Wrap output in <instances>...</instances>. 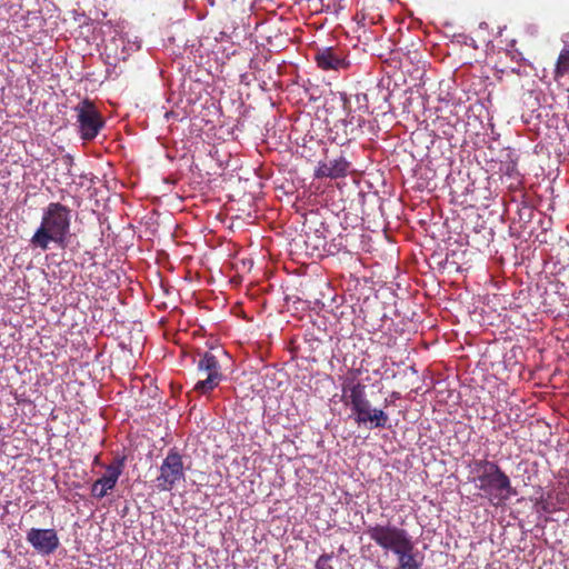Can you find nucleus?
Listing matches in <instances>:
<instances>
[{"mask_svg":"<svg viewBox=\"0 0 569 569\" xmlns=\"http://www.w3.org/2000/svg\"><path fill=\"white\" fill-rule=\"evenodd\" d=\"M361 98H362L365 101H367V94H366V93H361V94H357V96H356V99H357V101H358V102L360 101V99H361Z\"/></svg>","mask_w":569,"mask_h":569,"instance_id":"nucleus-15","label":"nucleus"},{"mask_svg":"<svg viewBox=\"0 0 569 569\" xmlns=\"http://www.w3.org/2000/svg\"><path fill=\"white\" fill-rule=\"evenodd\" d=\"M76 111L80 137L83 140H93L104 127L101 113L89 99L82 100L76 107Z\"/></svg>","mask_w":569,"mask_h":569,"instance_id":"nucleus-6","label":"nucleus"},{"mask_svg":"<svg viewBox=\"0 0 569 569\" xmlns=\"http://www.w3.org/2000/svg\"><path fill=\"white\" fill-rule=\"evenodd\" d=\"M3 431V427L2 425L0 423V433Z\"/></svg>","mask_w":569,"mask_h":569,"instance_id":"nucleus-17","label":"nucleus"},{"mask_svg":"<svg viewBox=\"0 0 569 569\" xmlns=\"http://www.w3.org/2000/svg\"><path fill=\"white\" fill-rule=\"evenodd\" d=\"M27 541L41 555H50L59 547L54 529L32 528L27 533Z\"/></svg>","mask_w":569,"mask_h":569,"instance_id":"nucleus-10","label":"nucleus"},{"mask_svg":"<svg viewBox=\"0 0 569 569\" xmlns=\"http://www.w3.org/2000/svg\"><path fill=\"white\" fill-rule=\"evenodd\" d=\"M349 170L350 162L343 156H340L336 159L320 161L315 171V176L319 179H339L345 178L349 173Z\"/></svg>","mask_w":569,"mask_h":569,"instance_id":"nucleus-11","label":"nucleus"},{"mask_svg":"<svg viewBox=\"0 0 569 569\" xmlns=\"http://www.w3.org/2000/svg\"><path fill=\"white\" fill-rule=\"evenodd\" d=\"M342 0H319L320 4H321V10H326V11H332V12H337L341 6H340V2Z\"/></svg>","mask_w":569,"mask_h":569,"instance_id":"nucleus-14","label":"nucleus"},{"mask_svg":"<svg viewBox=\"0 0 569 569\" xmlns=\"http://www.w3.org/2000/svg\"><path fill=\"white\" fill-rule=\"evenodd\" d=\"M366 535L382 550L397 557L398 569H421L422 557L406 529L390 523H376L366 528Z\"/></svg>","mask_w":569,"mask_h":569,"instance_id":"nucleus-1","label":"nucleus"},{"mask_svg":"<svg viewBox=\"0 0 569 569\" xmlns=\"http://www.w3.org/2000/svg\"><path fill=\"white\" fill-rule=\"evenodd\" d=\"M366 389L367 386L362 382L348 380L342 386V400L350 407L355 421L359 426L369 423L371 429L385 428L389 417L382 409L371 408Z\"/></svg>","mask_w":569,"mask_h":569,"instance_id":"nucleus-4","label":"nucleus"},{"mask_svg":"<svg viewBox=\"0 0 569 569\" xmlns=\"http://www.w3.org/2000/svg\"><path fill=\"white\" fill-rule=\"evenodd\" d=\"M333 558V553H323L316 561V569H333L331 565V560Z\"/></svg>","mask_w":569,"mask_h":569,"instance_id":"nucleus-13","label":"nucleus"},{"mask_svg":"<svg viewBox=\"0 0 569 569\" xmlns=\"http://www.w3.org/2000/svg\"><path fill=\"white\" fill-rule=\"evenodd\" d=\"M569 74V46L565 47L557 59L553 78L559 81L562 77Z\"/></svg>","mask_w":569,"mask_h":569,"instance_id":"nucleus-12","label":"nucleus"},{"mask_svg":"<svg viewBox=\"0 0 569 569\" xmlns=\"http://www.w3.org/2000/svg\"><path fill=\"white\" fill-rule=\"evenodd\" d=\"M123 466L124 458L114 459L110 465H108L106 467V472L92 483L91 496L101 499L113 490L122 475Z\"/></svg>","mask_w":569,"mask_h":569,"instance_id":"nucleus-8","label":"nucleus"},{"mask_svg":"<svg viewBox=\"0 0 569 569\" xmlns=\"http://www.w3.org/2000/svg\"><path fill=\"white\" fill-rule=\"evenodd\" d=\"M183 456L176 447L170 448L163 458L159 475L156 478V487L159 491H171L186 481Z\"/></svg>","mask_w":569,"mask_h":569,"instance_id":"nucleus-5","label":"nucleus"},{"mask_svg":"<svg viewBox=\"0 0 569 569\" xmlns=\"http://www.w3.org/2000/svg\"><path fill=\"white\" fill-rule=\"evenodd\" d=\"M94 463H99V457L94 458Z\"/></svg>","mask_w":569,"mask_h":569,"instance_id":"nucleus-16","label":"nucleus"},{"mask_svg":"<svg viewBox=\"0 0 569 569\" xmlns=\"http://www.w3.org/2000/svg\"><path fill=\"white\" fill-rule=\"evenodd\" d=\"M472 481L492 505H498L516 495L509 477L493 461L488 459L475 460L471 465Z\"/></svg>","mask_w":569,"mask_h":569,"instance_id":"nucleus-3","label":"nucleus"},{"mask_svg":"<svg viewBox=\"0 0 569 569\" xmlns=\"http://www.w3.org/2000/svg\"><path fill=\"white\" fill-rule=\"evenodd\" d=\"M71 223V210L60 202H50L43 211L40 227L31 238V243L42 250L50 242L61 247L66 244Z\"/></svg>","mask_w":569,"mask_h":569,"instance_id":"nucleus-2","label":"nucleus"},{"mask_svg":"<svg viewBox=\"0 0 569 569\" xmlns=\"http://www.w3.org/2000/svg\"><path fill=\"white\" fill-rule=\"evenodd\" d=\"M315 61L325 71L347 70L350 67L345 50L338 47L319 48L315 53Z\"/></svg>","mask_w":569,"mask_h":569,"instance_id":"nucleus-9","label":"nucleus"},{"mask_svg":"<svg viewBox=\"0 0 569 569\" xmlns=\"http://www.w3.org/2000/svg\"><path fill=\"white\" fill-rule=\"evenodd\" d=\"M197 369L199 372L207 373V377L199 380L193 388L194 391L201 395L211 392L219 386L223 378L217 357L209 351H206L201 355V358L197 365Z\"/></svg>","mask_w":569,"mask_h":569,"instance_id":"nucleus-7","label":"nucleus"}]
</instances>
